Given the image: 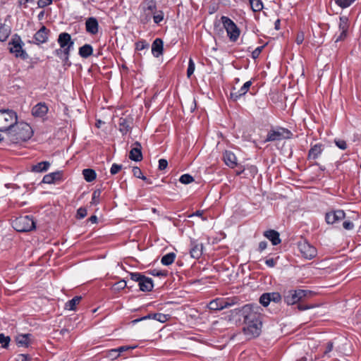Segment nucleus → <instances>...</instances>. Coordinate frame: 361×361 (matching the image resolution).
Listing matches in <instances>:
<instances>
[{
	"label": "nucleus",
	"instance_id": "obj_42",
	"mask_svg": "<svg viewBox=\"0 0 361 361\" xmlns=\"http://www.w3.org/2000/svg\"><path fill=\"white\" fill-rule=\"evenodd\" d=\"M334 341H329L326 343L325 350L324 351V355L330 357L329 353L333 350L334 348Z\"/></svg>",
	"mask_w": 361,
	"mask_h": 361
},
{
	"label": "nucleus",
	"instance_id": "obj_46",
	"mask_svg": "<svg viewBox=\"0 0 361 361\" xmlns=\"http://www.w3.org/2000/svg\"><path fill=\"white\" fill-rule=\"evenodd\" d=\"M334 142L336 145L342 150H344L347 148V143L343 140L335 139Z\"/></svg>",
	"mask_w": 361,
	"mask_h": 361
},
{
	"label": "nucleus",
	"instance_id": "obj_35",
	"mask_svg": "<svg viewBox=\"0 0 361 361\" xmlns=\"http://www.w3.org/2000/svg\"><path fill=\"white\" fill-rule=\"evenodd\" d=\"M238 298L236 297L223 298L224 309L233 306L238 303Z\"/></svg>",
	"mask_w": 361,
	"mask_h": 361
},
{
	"label": "nucleus",
	"instance_id": "obj_48",
	"mask_svg": "<svg viewBox=\"0 0 361 361\" xmlns=\"http://www.w3.org/2000/svg\"><path fill=\"white\" fill-rule=\"evenodd\" d=\"M271 301L278 302L281 300V295L277 292L269 293Z\"/></svg>",
	"mask_w": 361,
	"mask_h": 361
},
{
	"label": "nucleus",
	"instance_id": "obj_64",
	"mask_svg": "<svg viewBox=\"0 0 361 361\" xmlns=\"http://www.w3.org/2000/svg\"><path fill=\"white\" fill-rule=\"evenodd\" d=\"M281 25V20L279 19H277L274 23V28L276 30H279L280 29Z\"/></svg>",
	"mask_w": 361,
	"mask_h": 361
},
{
	"label": "nucleus",
	"instance_id": "obj_50",
	"mask_svg": "<svg viewBox=\"0 0 361 361\" xmlns=\"http://www.w3.org/2000/svg\"><path fill=\"white\" fill-rule=\"evenodd\" d=\"M99 195H100L99 190L94 191V192L92 193V201H91L92 204H96L98 203V202H99L98 199L99 197Z\"/></svg>",
	"mask_w": 361,
	"mask_h": 361
},
{
	"label": "nucleus",
	"instance_id": "obj_60",
	"mask_svg": "<svg viewBox=\"0 0 361 361\" xmlns=\"http://www.w3.org/2000/svg\"><path fill=\"white\" fill-rule=\"evenodd\" d=\"M267 247V243L266 241H261L259 243V252H262L263 250H264Z\"/></svg>",
	"mask_w": 361,
	"mask_h": 361
},
{
	"label": "nucleus",
	"instance_id": "obj_8",
	"mask_svg": "<svg viewBox=\"0 0 361 361\" xmlns=\"http://www.w3.org/2000/svg\"><path fill=\"white\" fill-rule=\"evenodd\" d=\"M292 136V133L284 128H277L271 130L267 136L266 142L280 141L283 139H289Z\"/></svg>",
	"mask_w": 361,
	"mask_h": 361
},
{
	"label": "nucleus",
	"instance_id": "obj_15",
	"mask_svg": "<svg viewBox=\"0 0 361 361\" xmlns=\"http://www.w3.org/2000/svg\"><path fill=\"white\" fill-rule=\"evenodd\" d=\"M338 27L341 34L336 42L343 40L345 37L348 29V18L345 16H341Z\"/></svg>",
	"mask_w": 361,
	"mask_h": 361
},
{
	"label": "nucleus",
	"instance_id": "obj_13",
	"mask_svg": "<svg viewBox=\"0 0 361 361\" xmlns=\"http://www.w3.org/2000/svg\"><path fill=\"white\" fill-rule=\"evenodd\" d=\"M50 31L45 26H42L34 35L36 44L46 43L48 41Z\"/></svg>",
	"mask_w": 361,
	"mask_h": 361
},
{
	"label": "nucleus",
	"instance_id": "obj_45",
	"mask_svg": "<svg viewBox=\"0 0 361 361\" xmlns=\"http://www.w3.org/2000/svg\"><path fill=\"white\" fill-rule=\"evenodd\" d=\"M134 347H132V346H129V345H123V346H121L116 349H114V353H118V355H120L121 353H124V352H127V351H129L132 349H133Z\"/></svg>",
	"mask_w": 361,
	"mask_h": 361
},
{
	"label": "nucleus",
	"instance_id": "obj_22",
	"mask_svg": "<svg viewBox=\"0 0 361 361\" xmlns=\"http://www.w3.org/2000/svg\"><path fill=\"white\" fill-rule=\"evenodd\" d=\"M48 111V107L44 103H39L33 106L32 114L35 117H43Z\"/></svg>",
	"mask_w": 361,
	"mask_h": 361
},
{
	"label": "nucleus",
	"instance_id": "obj_16",
	"mask_svg": "<svg viewBox=\"0 0 361 361\" xmlns=\"http://www.w3.org/2000/svg\"><path fill=\"white\" fill-rule=\"evenodd\" d=\"M324 150V145L321 143H317L311 146L308 152V159H317L322 153Z\"/></svg>",
	"mask_w": 361,
	"mask_h": 361
},
{
	"label": "nucleus",
	"instance_id": "obj_20",
	"mask_svg": "<svg viewBox=\"0 0 361 361\" xmlns=\"http://www.w3.org/2000/svg\"><path fill=\"white\" fill-rule=\"evenodd\" d=\"M224 161L226 166L233 169L237 166V158L234 153L231 151H226L224 153Z\"/></svg>",
	"mask_w": 361,
	"mask_h": 361
},
{
	"label": "nucleus",
	"instance_id": "obj_61",
	"mask_svg": "<svg viewBox=\"0 0 361 361\" xmlns=\"http://www.w3.org/2000/svg\"><path fill=\"white\" fill-rule=\"evenodd\" d=\"M27 3H29V0H18V5L19 7L23 6L24 8H27Z\"/></svg>",
	"mask_w": 361,
	"mask_h": 361
},
{
	"label": "nucleus",
	"instance_id": "obj_28",
	"mask_svg": "<svg viewBox=\"0 0 361 361\" xmlns=\"http://www.w3.org/2000/svg\"><path fill=\"white\" fill-rule=\"evenodd\" d=\"M212 310H221L224 309L223 298H216L209 302L207 305Z\"/></svg>",
	"mask_w": 361,
	"mask_h": 361
},
{
	"label": "nucleus",
	"instance_id": "obj_25",
	"mask_svg": "<svg viewBox=\"0 0 361 361\" xmlns=\"http://www.w3.org/2000/svg\"><path fill=\"white\" fill-rule=\"evenodd\" d=\"M264 235L268 238L274 245H276L281 243L279 233L274 230H269L265 231Z\"/></svg>",
	"mask_w": 361,
	"mask_h": 361
},
{
	"label": "nucleus",
	"instance_id": "obj_9",
	"mask_svg": "<svg viewBox=\"0 0 361 361\" xmlns=\"http://www.w3.org/2000/svg\"><path fill=\"white\" fill-rule=\"evenodd\" d=\"M131 279L137 281L140 290L143 292L151 291L153 288L152 279L146 277L140 273H130Z\"/></svg>",
	"mask_w": 361,
	"mask_h": 361
},
{
	"label": "nucleus",
	"instance_id": "obj_38",
	"mask_svg": "<svg viewBox=\"0 0 361 361\" xmlns=\"http://www.w3.org/2000/svg\"><path fill=\"white\" fill-rule=\"evenodd\" d=\"M9 30L5 25H1L0 27V41H5L9 35Z\"/></svg>",
	"mask_w": 361,
	"mask_h": 361
},
{
	"label": "nucleus",
	"instance_id": "obj_43",
	"mask_svg": "<svg viewBox=\"0 0 361 361\" xmlns=\"http://www.w3.org/2000/svg\"><path fill=\"white\" fill-rule=\"evenodd\" d=\"M164 19V13L161 11L153 13V20L155 23H159Z\"/></svg>",
	"mask_w": 361,
	"mask_h": 361
},
{
	"label": "nucleus",
	"instance_id": "obj_40",
	"mask_svg": "<svg viewBox=\"0 0 361 361\" xmlns=\"http://www.w3.org/2000/svg\"><path fill=\"white\" fill-rule=\"evenodd\" d=\"M355 0H335L336 4L342 8L349 7Z\"/></svg>",
	"mask_w": 361,
	"mask_h": 361
},
{
	"label": "nucleus",
	"instance_id": "obj_59",
	"mask_svg": "<svg viewBox=\"0 0 361 361\" xmlns=\"http://www.w3.org/2000/svg\"><path fill=\"white\" fill-rule=\"evenodd\" d=\"M150 274L153 276H166V272H164V271H159V270H157V269H154L152 271H151Z\"/></svg>",
	"mask_w": 361,
	"mask_h": 361
},
{
	"label": "nucleus",
	"instance_id": "obj_14",
	"mask_svg": "<svg viewBox=\"0 0 361 361\" xmlns=\"http://www.w3.org/2000/svg\"><path fill=\"white\" fill-rule=\"evenodd\" d=\"M18 128L20 131L18 135L20 140L25 141L32 136V130L27 123H20Z\"/></svg>",
	"mask_w": 361,
	"mask_h": 361
},
{
	"label": "nucleus",
	"instance_id": "obj_56",
	"mask_svg": "<svg viewBox=\"0 0 361 361\" xmlns=\"http://www.w3.org/2000/svg\"><path fill=\"white\" fill-rule=\"evenodd\" d=\"M305 39L304 33L303 32H299L297 35L295 42L298 44H300L303 42Z\"/></svg>",
	"mask_w": 361,
	"mask_h": 361
},
{
	"label": "nucleus",
	"instance_id": "obj_24",
	"mask_svg": "<svg viewBox=\"0 0 361 361\" xmlns=\"http://www.w3.org/2000/svg\"><path fill=\"white\" fill-rule=\"evenodd\" d=\"M191 248L190 250V253L192 257L195 259H198L201 257L202 254L203 245L202 243H196L192 242L191 244Z\"/></svg>",
	"mask_w": 361,
	"mask_h": 361
},
{
	"label": "nucleus",
	"instance_id": "obj_12",
	"mask_svg": "<svg viewBox=\"0 0 361 361\" xmlns=\"http://www.w3.org/2000/svg\"><path fill=\"white\" fill-rule=\"evenodd\" d=\"M122 115L123 116L118 120V126L120 132L125 135L129 131L133 119L127 111L122 114Z\"/></svg>",
	"mask_w": 361,
	"mask_h": 361
},
{
	"label": "nucleus",
	"instance_id": "obj_58",
	"mask_svg": "<svg viewBox=\"0 0 361 361\" xmlns=\"http://www.w3.org/2000/svg\"><path fill=\"white\" fill-rule=\"evenodd\" d=\"M133 173L136 178H140L142 174L141 170L138 167H133Z\"/></svg>",
	"mask_w": 361,
	"mask_h": 361
},
{
	"label": "nucleus",
	"instance_id": "obj_51",
	"mask_svg": "<svg viewBox=\"0 0 361 361\" xmlns=\"http://www.w3.org/2000/svg\"><path fill=\"white\" fill-rule=\"evenodd\" d=\"M87 214V209L85 208L80 207L77 211V217L78 219H83L85 216H86Z\"/></svg>",
	"mask_w": 361,
	"mask_h": 361
},
{
	"label": "nucleus",
	"instance_id": "obj_32",
	"mask_svg": "<svg viewBox=\"0 0 361 361\" xmlns=\"http://www.w3.org/2000/svg\"><path fill=\"white\" fill-rule=\"evenodd\" d=\"M81 299V296H75L73 299L68 300L66 303L65 308L68 310H75L76 308V305L79 304Z\"/></svg>",
	"mask_w": 361,
	"mask_h": 361
},
{
	"label": "nucleus",
	"instance_id": "obj_36",
	"mask_svg": "<svg viewBox=\"0 0 361 361\" xmlns=\"http://www.w3.org/2000/svg\"><path fill=\"white\" fill-rule=\"evenodd\" d=\"M250 4L253 11H260L263 8L262 0H250Z\"/></svg>",
	"mask_w": 361,
	"mask_h": 361
},
{
	"label": "nucleus",
	"instance_id": "obj_26",
	"mask_svg": "<svg viewBox=\"0 0 361 361\" xmlns=\"http://www.w3.org/2000/svg\"><path fill=\"white\" fill-rule=\"evenodd\" d=\"M150 318H152L157 321H159L161 323H164L165 322L167 321L168 319V315L166 314H161V313H158V314H154L153 315H151V314H149L147 316H145V317H143L140 319H135L133 321V323H137L140 321H142V320H145V319H150Z\"/></svg>",
	"mask_w": 361,
	"mask_h": 361
},
{
	"label": "nucleus",
	"instance_id": "obj_6",
	"mask_svg": "<svg viewBox=\"0 0 361 361\" xmlns=\"http://www.w3.org/2000/svg\"><path fill=\"white\" fill-rule=\"evenodd\" d=\"M221 21L230 41L233 42H236L240 34V30L236 24L231 18L224 16L221 18Z\"/></svg>",
	"mask_w": 361,
	"mask_h": 361
},
{
	"label": "nucleus",
	"instance_id": "obj_30",
	"mask_svg": "<svg viewBox=\"0 0 361 361\" xmlns=\"http://www.w3.org/2000/svg\"><path fill=\"white\" fill-rule=\"evenodd\" d=\"M93 49L90 44H86L79 49V55L82 58H87L92 54Z\"/></svg>",
	"mask_w": 361,
	"mask_h": 361
},
{
	"label": "nucleus",
	"instance_id": "obj_1",
	"mask_svg": "<svg viewBox=\"0 0 361 361\" xmlns=\"http://www.w3.org/2000/svg\"><path fill=\"white\" fill-rule=\"evenodd\" d=\"M251 307L252 306L246 305L241 309H235V311L240 312L244 317L245 326L243 330L248 339L259 336L261 334L262 326L260 314Z\"/></svg>",
	"mask_w": 361,
	"mask_h": 361
},
{
	"label": "nucleus",
	"instance_id": "obj_23",
	"mask_svg": "<svg viewBox=\"0 0 361 361\" xmlns=\"http://www.w3.org/2000/svg\"><path fill=\"white\" fill-rule=\"evenodd\" d=\"M152 52L155 57H159L163 53V41L157 38L152 43Z\"/></svg>",
	"mask_w": 361,
	"mask_h": 361
},
{
	"label": "nucleus",
	"instance_id": "obj_10",
	"mask_svg": "<svg viewBox=\"0 0 361 361\" xmlns=\"http://www.w3.org/2000/svg\"><path fill=\"white\" fill-rule=\"evenodd\" d=\"M298 247L302 256L307 259H312L317 256V249L305 240L299 242Z\"/></svg>",
	"mask_w": 361,
	"mask_h": 361
},
{
	"label": "nucleus",
	"instance_id": "obj_19",
	"mask_svg": "<svg viewBox=\"0 0 361 361\" xmlns=\"http://www.w3.org/2000/svg\"><path fill=\"white\" fill-rule=\"evenodd\" d=\"M252 84V82L251 80L247 81L239 90L236 92H231V97L235 101L238 100L240 97L245 95L247 92Z\"/></svg>",
	"mask_w": 361,
	"mask_h": 361
},
{
	"label": "nucleus",
	"instance_id": "obj_62",
	"mask_svg": "<svg viewBox=\"0 0 361 361\" xmlns=\"http://www.w3.org/2000/svg\"><path fill=\"white\" fill-rule=\"evenodd\" d=\"M114 272H126V271L123 270L122 266L120 265L119 263H118L116 264V266L114 267Z\"/></svg>",
	"mask_w": 361,
	"mask_h": 361
},
{
	"label": "nucleus",
	"instance_id": "obj_53",
	"mask_svg": "<svg viewBox=\"0 0 361 361\" xmlns=\"http://www.w3.org/2000/svg\"><path fill=\"white\" fill-rule=\"evenodd\" d=\"M279 259V257L276 259L270 258L265 260V264L269 267H275L276 264V261Z\"/></svg>",
	"mask_w": 361,
	"mask_h": 361
},
{
	"label": "nucleus",
	"instance_id": "obj_33",
	"mask_svg": "<svg viewBox=\"0 0 361 361\" xmlns=\"http://www.w3.org/2000/svg\"><path fill=\"white\" fill-rule=\"evenodd\" d=\"M84 178L87 182H92L96 178V172L91 169H85L82 170Z\"/></svg>",
	"mask_w": 361,
	"mask_h": 361
},
{
	"label": "nucleus",
	"instance_id": "obj_17",
	"mask_svg": "<svg viewBox=\"0 0 361 361\" xmlns=\"http://www.w3.org/2000/svg\"><path fill=\"white\" fill-rule=\"evenodd\" d=\"M99 24L97 20L94 17L88 18L85 22L86 31L91 34L95 35L98 32Z\"/></svg>",
	"mask_w": 361,
	"mask_h": 361
},
{
	"label": "nucleus",
	"instance_id": "obj_63",
	"mask_svg": "<svg viewBox=\"0 0 361 361\" xmlns=\"http://www.w3.org/2000/svg\"><path fill=\"white\" fill-rule=\"evenodd\" d=\"M30 358L25 355H20L18 361H29Z\"/></svg>",
	"mask_w": 361,
	"mask_h": 361
},
{
	"label": "nucleus",
	"instance_id": "obj_3",
	"mask_svg": "<svg viewBox=\"0 0 361 361\" xmlns=\"http://www.w3.org/2000/svg\"><path fill=\"white\" fill-rule=\"evenodd\" d=\"M18 124L17 113L12 109L0 110V132L12 130Z\"/></svg>",
	"mask_w": 361,
	"mask_h": 361
},
{
	"label": "nucleus",
	"instance_id": "obj_29",
	"mask_svg": "<svg viewBox=\"0 0 361 361\" xmlns=\"http://www.w3.org/2000/svg\"><path fill=\"white\" fill-rule=\"evenodd\" d=\"M30 334H20L16 336V341L19 346L27 347L30 343Z\"/></svg>",
	"mask_w": 361,
	"mask_h": 361
},
{
	"label": "nucleus",
	"instance_id": "obj_41",
	"mask_svg": "<svg viewBox=\"0 0 361 361\" xmlns=\"http://www.w3.org/2000/svg\"><path fill=\"white\" fill-rule=\"evenodd\" d=\"M195 69V65L192 58L189 59L188 61V67L187 70V76L188 78H190V76L193 74Z\"/></svg>",
	"mask_w": 361,
	"mask_h": 361
},
{
	"label": "nucleus",
	"instance_id": "obj_34",
	"mask_svg": "<svg viewBox=\"0 0 361 361\" xmlns=\"http://www.w3.org/2000/svg\"><path fill=\"white\" fill-rule=\"evenodd\" d=\"M176 259L174 252H169L161 257V262L163 265L169 266Z\"/></svg>",
	"mask_w": 361,
	"mask_h": 361
},
{
	"label": "nucleus",
	"instance_id": "obj_39",
	"mask_svg": "<svg viewBox=\"0 0 361 361\" xmlns=\"http://www.w3.org/2000/svg\"><path fill=\"white\" fill-rule=\"evenodd\" d=\"M179 181L183 184H189L194 181V178L191 175L185 173L180 177Z\"/></svg>",
	"mask_w": 361,
	"mask_h": 361
},
{
	"label": "nucleus",
	"instance_id": "obj_52",
	"mask_svg": "<svg viewBox=\"0 0 361 361\" xmlns=\"http://www.w3.org/2000/svg\"><path fill=\"white\" fill-rule=\"evenodd\" d=\"M264 46L258 47H257L252 52V57L253 59H257L259 56L260 53L262 52V50L263 49Z\"/></svg>",
	"mask_w": 361,
	"mask_h": 361
},
{
	"label": "nucleus",
	"instance_id": "obj_57",
	"mask_svg": "<svg viewBox=\"0 0 361 361\" xmlns=\"http://www.w3.org/2000/svg\"><path fill=\"white\" fill-rule=\"evenodd\" d=\"M147 47H148V44L146 43L145 42H139L136 43V49L137 50L145 49Z\"/></svg>",
	"mask_w": 361,
	"mask_h": 361
},
{
	"label": "nucleus",
	"instance_id": "obj_18",
	"mask_svg": "<svg viewBox=\"0 0 361 361\" xmlns=\"http://www.w3.org/2000/svg\"><path fill=\"white\" fill-rule=\"evenodd\" d=\"M142 147L139 142H135L130 151L129 157L131 160L139 161L142 159Z\"/></svg>",
	"mask_w": 361,
	"mask_h": 361
},
{
	"label": "nucleus",
	"instance_id": "obj_5",
	"mask_svg": "<svg viewBox=\"0 0 361 361\" xmlns=\"http://www.w3.org/2000/svg\"><path fill=\"white\" fill-rule=\"evenodd\" d=\"M13 227L18 232H27L35 228V222L32 216H20L13 221Z\"/></svg>",
	"mask_w": 361,
	"mask_h": 361
},
{
	"label": "nucleus",
	"instance_id": "obj_47",
	"mask_svg": "<svg viewBox=\"0 0 361 361\" xmlns=\"http://www.w3.org/2000/svg\"><path fill=\"white\" fill-rule=\"evenodd\" d=\"M127 283L125 280H120L118 282H114V290H122L126 288Z\"/></svg>",
	"mask_w": 361,
	"mask_h": 361
},
{
	"label": "nucleus",
	"instance_id": "obj_11",
	"mask_svg": "<svg viewBox=\"0 0 361 361\" xmlns=\"http://www.w3.org/2000/svg\"><path fill=\"white\" fill-rule=\"evenodd\" d=\"M345 216V212L343 210L338 209L327 212L325 216V220L328 224H335L343 220Z\"/></svg>",
	"mask_w": 361,
	"mask_h": 361
},
{
	"label": "nucleus",
	"instance_id": "obj_7",
	"mask_svg": "<svg viewBox=\"0 0 361 361\" xmlns=\"http://www.w3.org/2000/svg\"><path fill=\"white\" fill-rule=\"evenodd\" d=\"M23 42L20 37L15 35L12 40L8 43V49L11 53L14 54L16 57L26 59L28 57L27 54L23 49Z\"/></svg>",
	"mask_w": 361,
	"mask_h": 361
},
{
	"label": "nucleus",
	"instance_id": "obj_37",
	"mask_svg": "<svg viewBox=\"0 0 361 361\" xmlns=\"http://www.w3.org/2000/svg\"><path fill=\"white\" fill-rule=\"evenodd\" d=\"M269 293H263L259 298V302L264 306L267 307L271 302Z\"/></svg>",
	"mask_w": 361,
	"mask_h": 361
},
{
	"label": "nucleus",
	"instance_id": "obj_44",
	"mask_svg": "<svg viewBox=\"0 0 361 361\" xmlns=\"http://www.w3.org/2000/svg\"><path fill=\"white\" fill-rule=\"evenodd\" d=\"M10 342V337L5 336L3 334H0V344L3 348H6Z\"/></svg>",
	"mask_w": 361,
	"mask_h": 361
},
{
	"label": "nucleus",
	"instance_id": "obj_27",
	"mask_svg": "<svg viewBox=\"0 0 361 361\" xmlns=\"http://www.w3.org/2000/svg\"><path fill=\"white\" fill-rule=\"evenodd\" d=\"M50 165V162L47 161H41L35 165H32L31 168V171L35 173L45 172L49 169Z\"/></svg>",
	"mask_w": 361,
	"mask_h": 361
},
{
	"label": "nucleus",
	"instance_id": "obj_31",
	"mask_svg": "<svg viewBox=\"0 0 361 361\" xmlns=\"http://www.w3.org/2000/svg\"><path fill=\"white\" fill-rule=\"evenodd\" d=\"M156 8H157V6H156V4L154 1H150L147 4L146 7L144 9V11L147 15V16H146L147 21L150 20L151 15L155 12Z\"/></svg>",
	"mask_w": 361,
	"mask_h": 361
},
{
	"label": "nucleus",
	"instance_id": "obj_4",
	"mask_svg": "<svg viewBox=\"0 0 361 361\" xmlns=\"http://www.w3.org/2000/svg\"><path fill=\"white\" fill-rule=\"evenodd\" d=\"M312 292L309 290H290L284 293V302L288 305H294L304 298L310 297Z\"/></svg>",
	"mask_w": 361,
	"mask_h": 361
},
{
	"label": "nucleus",
	"instance_id": "obj_54",
	"mask_svg": "<svg viewBox=\"0 0 361 361\" xmlns=\"http://www.w3.org/2000/svg\"><path fill=\"white\" fill-rule=\"evenodd\" d=\"M168 166V161L164 159H161L159 160V169L164 170L166 169Z\"/></svg>",
	"mask_w": 361,
	"mask_h": 361
},
{
	"label": "nucleus",
	"instance_id": "obj_21",
	"mask_svg": "<svg viewBox=\"0 0 361 361\" xmlns=\"http://www.w3.org/2000/svg\"><path fill=\"white\" fill-rule=\"evenodd\" d=\"M62 178V173L61 171H56L45 175L43 177L42 183L47 184H52L60 180Z\"/></svg>",
	"mask_w": 361,
	"mask_h": 361
},
{
	"label": "nucleus",
	"instance_id": "obj_55",
	"mask_svg": "<svg viewBox=\"0 0 361 361\" xmlns=\"http://www.w3.org/2000/svg\"><path fill=\"white\" fill-rule=\"evenodd\" d=\"M343 226L345 230H352L354 228V224L350 221H345L343 223Z\"/></svg>",
	"mask_w": 361,
	"mask_h": 361
},
{
	"label": "nucleus",
	"instance_id": "obj_49",
	"mask_svg": "<svg viewBox=\"0 0 361 361\" xmlns=\"http://www.w3.org/2000/svg\"><path fill=\"white\" fill-rule=\"evenodd\" d=\"M52 0H39L37 1V6L39 8H44L52 4Z\"/></svg>",
	"mask_w": 361,
	"mask_h": 361
},
{
	"label": "nucleus",
	"instance_id": "obj_2",
	"mask_svg": "<svg viewBox=\"0 0 361 361\" xmlns=\"http://www.w3.org/2000/svg\"><path fill=\"white\" fill-rule=\"evenodd\" d=\"M57 42L60 47L54 51V55L62 61L64 66H70L71 64L69 61L70 52L74 46L71 35L68 32L60 33Z\"/></svg>",
	"mask_w": 361,
	"mask_h": 361
}]
</instances>
